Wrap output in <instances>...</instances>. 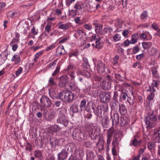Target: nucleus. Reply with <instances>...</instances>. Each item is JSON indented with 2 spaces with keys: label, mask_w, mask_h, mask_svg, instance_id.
I'll return each mask as SVG.
<instances>
[{
  "label": "nucleus",
  "mask_w": 160,
  "mask_h": 160,
  "mask_svg": "<svg viewBox=\"0 0 160 160\" xmlns=\"http://www.w3.org/2000/svg\"><path fill=\"white\" fill-rule=\"evenodd\" d=\"M128 122V118L124 115L121 116L119 120V124L121 127L126 126Z\"/></svg>",
  "instance_id": "412c9836"
},
{
  "label": "nucleus",
  "mask_w": 160,
  "mask_h": 160,
  "mask_svg": "<svg viewBox=\"0 0 160 160\" xmlns=\"http://www.w3.org/2000/svg\"><path fill=\"white\" fill-rule=\"evenodd\" d=\"M154 96V93L153 92H151L149 95H148L147 97V99L148 100L151 101L153 99Z\"/></svg>",
  "instance_id": "5fc2aeb1"
},
{
  "label": "nucleus",
  "mask_w": 160,
  "mask_h": 160,
  "mask_svg": "<svg viewBox=\"0 0 160 160\" xmlns=\"http://www.w3.org/2000/svg\"><path fill=\"white\" fill-rule=\"evenodd\" d=\"M111 92L101 91L99 94V98L101 102L102 103H108L110 101Z\"/></svg>",
  "instance_id": "20e7f679"
},
{
  "label": "nucleus",
  "mask_w": 160,
  "mask_h": 160,
  "mask_svg": "<svg viewBox=\"0 0 160 160\" xmlns=\"http://www.w3.org/2000/svg\"><path fill=\"white\" fill-rule=\"evenodd\" d=\"M120 114L122 115H125L127 112V109L124 105L123 104H119L118 108Z\"/></svg>",
  "instance_id": "5701e85b"
},
{
  "label": "nucleus",
  "mask_w": 160,
  "mask_h": 160,
  "mask_svg": "<svg viewBox=\"0 0 160 160\" xmlns=\"http://www.w3.org/2000/svg\"><path fill=\"white\" fill-rule=\"evenodd\" d=\"M157 117L154 115L153 112H152L151 113L144 119V121L146 124L148 125L147 127L148 128H151L154 127L153 123L157 120Z\"/></svg>",
  "instance_id": "7ed1b4c3"
},
{
  "label": "nucleus",
  "mask_w": 160,
  "mask_h": 160,
  "mask_svg": "<svg viewBox=\"0 0 160 160\" xmlns=\"http://www.w3.org/2000/svg\"><path fill=\"white\" fill-rule=\"evenodd\" d=\"M69 12L70 14L72 17H74L76 15V11L75 10L72 9Z\"/></svg>",
  "instance_id": "69168bd1"
},
{
  "label": "nucleus",
  "mask_w": 160,
  "mask_h": 160,
  "mask_svg": "<svg viewBox=\"0 0 160 160\" xmlns=\"http://www.w3.org/2000/svg\"><path fill=\"white\" fill-rule=\"evenodd\" d=\"M86 101L85 99H83L80 102V107L81 108H85L86 107Z\"/></svg>",
  "instance_id": "09e8293b"
},
{
  "label": "nucleus",
  "mask_w": 160,
  "mask_h": 160,
  "mask_svg": "<svg viewBox=\"0 0 160 160\" xmlns=\"http://www.w3.org/2000/svg\"><path fill=\"white\" fill-rule=\"evenodd\" d=\"M107 133V147H109V145L111 142V139L112 137V131L110 132H108Z\"/></svg>",
  "instance_id": "72a5a7b5"
},
{
  "label": "nucleus",
  "mask_w": 160,
  "mask_h": 160,
  "mask_svg": "<svg viewBox=\"0 0 160 160\" xmlns=\"http://www.w3.org/2000/svg\"><path fill=\"white\" fill-rule=\"evenodd\" d=\"M8 55V53L7 52V51H4L2 52L0 55V57L1 58L5 61L7 58Z\"/></svg>",
  "instance_id": "ea45409f"
},
{
  "label": "nucleus",
  "mask_w": 160,
  "mask_h": 160,
  "mask_svg": "<svg viewBox=\"0 0 160 160\" xmlns=\"http://www.w3.org/2000/svg\"><path fill=\"white\" fill-rule=\"evenodd\" d=\"M46 138L47 140L45 141V143L49 142L52 147H55L56 146L62 145L65 141L64 138L58 139L55 137H51L49 135H47Z\"/></svg>",
  "instance_id": "f257e3e1"
},
{
  "label": "nucleus",
  "mask_w": 160,
  "mask_h": 160,
  "mask_svg": "<svg viewBox=\"0 0 160 160\" xmlns=\"http://www.w3.org/2000/svg\"><path fill=\"white\" fill-rule=\"evenodd\" d=\"M74 154H75V156L73 158H74L76 159V157L78 158L82 157L83 155V152L81 150L75 149Z\"/></svg>",
  "instance_id": "393cba45"
},
{
  "label": "nucleus",
  "mask_w": 160,
  "mask_h": 160,
  "mask_svg": "<svg viewBox=\"0 0 160 160\" xmlns=\"http://www.w3.org/2000/svg\"><path fill=\"white\" fill-rule=\"evenodd\" d=\"M69 87H70V89L71 90V92L73 93H75V94L76 95L77 92H78V88L74 84H73L70 85Z\"/></svg>",
  "instance_id": "7c9ffc66"
},
{
  "label": "nucleus",
  "mask_w": 160,
  "mask_h": 160,
  "mask_svg": "<svg viewBox=\"0 0 160 160\" xmlns=\"http://www.w3.org/2000/svg\"><path fill=\"white\" fill-rule=\"evenodd\" d=\"M73 146L72 143H69L67 144L65 146L63 150L66 152L68 155L72 156V147Z\"/></svg>",
  "instance_id": "f3484780"
},
{
  "label": "nucleus",
  "mask_w": 160,
  "mask_h": 160,
  "mask_svg": "<svg viewBox=\"0 0 160 160\" xmlns=\"http://www.w3.org/2000/svg\"><path fill=\"white\" fill-rule=\"evenodd\" d=\"M49 83L51 86H56V82L54 81V79L52 77L50 78L49 80Z\"/></svg>",
  "instance_id": "de8ad7c7"
},
{
  "label": "nucleus",
  "mask_w": 160,
  "mask_h": 160,
  "mask_svg": "<svg viewBox=\"0 0 160 160\" xmlns=\"http://www.w3.org/2000/svg\"><path fill=\"white\" fill-rule=\"evenodd\" d=\"M152 44L150 42H142V46L144 49H148L152 46Z\"/></svg>",
  "instance_id": "c9c22d12"
},
{
  "label": "nucleus",
  "mask_w": 160,
  "mask_h": 160,
  "mask_svg": "<svg viewBox=\"0 0 160 160\" xmlns=\"http://www.w3.org/2000/svg\"><path fill=\"white\" fill-rule=\"evenodd\" d=\"M120 101H122L123 100H125L126 98L128 97V95L127 92H122L120 94Z\"/></svg>",
  "instance_id": "4c0bfd02"
},
{
  "label": "nucleus",
  "mask_w": 160,
  "mask_h": 160,
  "mask_svg": "<svg viewBox=\"0 0 160 160\" xmlns=\"http://www.w3.org/2000/svg\"><path fill=\"white\" fill-rule=\"evenodd\" d=\"M155 145L154 142H149L148 144V148L150 150H151L154 148Z\"/></svg>",
  "instance_id": "3c124183"
},
{
  "label": "nucleus",
  "mask_w": 160,
  "mask_h": 160,
  "mask_svg": "<svg viewBox=\"0 0 160 160\" xmlns=\"http://www.w3.org/2000/svg\"><path fill=\"white\" fill-rule=\"evenodd\" d=\"M70 111L73 113H76L78 112H82V109H81L80 110H79L78 106L76 104H72L70 107Z\"/></svg>",
  "instance_id": "aec40b11"
},
{
  "label": "nucleus",
  "mask_w": 160,
  "mask_h": 160,
  "mask_svg": "<svg viewBox=\"0 0 160 160\" xmlns=\"http://www.w3.org/2000/svg\"><path fill=\"white\" fill-rule=\"evenodd\" d=\"M104 144V140L103 138L101 137L99 138L98 141L96 144L97 146L99 148L102 149L103 148Z\"/></svg>",
  "instance_id": "c756f323"
},
{
  "label": "nucleus",
  "mask_w": 160,
  "mask_h": 160,
  "mask_svg": "<svg viewBox=\"0 0 160 160\" xmlns=\"http://www.w3.org/2000/svg\"><path fill=\"white\" fill-rule=\"evenodd\" d=\"M22 71V68L21 67H19V68L16 72V76H19Z\"/></svg>",
  "instance_id": "4d7b16f0"
},
{
  "label": "nucleus",
  "mask_w": 160,
  "mask_h": 160,
  "mask_svg": "<svg viewBox=\"0 0 160 160\" xmlns=\"http://www.w3.org/2000/svg\"><path fill=\"white\" fill-rule=\"evenodd\" d=\"M85 110L89 113L93 112L95 115L97 114V106L95 103L88 102Z\"/></svg>",
  "instance_id": "9d476101"
},
{
  "label": "nucleus",
  "mask_w": 160,
  "mask_h": 160,
  "mask_svg": "<svg viewBox=\"0 0 160 160\" xmlns=\"http://www.w3.org/2000/svg\"><path fill=\"white\" fill-rule=\"evenodd\" d=\"M114 118H112L111 121L112 125L115 124L116 125H119V115L118 113H116L113 114Z\"/></svg>",
  "instance_id": "6ab92c4d"
},
{
  "label": "nucleus",
  "mask_w": 160,
  "mask_h": 160,
  "mask_svg": "<svg viewBox=\"0 0 160 160\" xmlns=\"http://www.w3.org/2000/svg\"><path fill=\"white\" fill-rule=\"evenodd\" d=\"M113 99L115 102L112 103V104H110V105L112 109L117 110L118 109V103L119 101H120V95L118 94L117 92H114Z\"/></svg>",
  "instance_id": "423d86ee"
},
{
  "label": "nucleus",
  "mask_w": 160,
  "mask_h": 160,
  "mask_svg": "<svg viewBox=\"0 0 160 160\" xmlns=\"http://www.w3.org/2000/svg\"><path fill=\"white\" fill-rule=\"evenodd\" d=\"M56 112L53 110L50 109L47 113L44 112L43 116L46 120L48 121L52 120L56 115Z\"/></svg>",
  "instance_id": "6e6552de"
},
{
  "label": "nucleus",
  "mask_w": 160,
  "mask_h": 160,
  "mask_svg": "<svg viewBox=\"0 0 160 160\" xmlns=\"http://www.w3.org/2000/svg\"><path fill=\"white\" fill-rule=\"evenodd\" d=\"M138 136L137 135H135L134 137V139L132 141V143L130 144L131 146H133L134 147H136L138 145Z\"/></svg>",
  "instance_id": "f704fd0d"
},
{
  "label": "nucleus",
  "mask_w": 160,
  "mask_h": 160,
  "mask_svg": "<svg viewBox=\"0 0 160 160\" xmlns=\"http://www.w3.org/2000/svg\"><path fill=\"white\" fill-rule=\"evenodd\" d=\"M56 52L59 55H64L65 54V50L63 46H59L58 47Z\"/></svg>",
  "instance_id": "bb28decb"
},
{
  "label": "nucleus",
  "mask_w": 160,
  "mask_h": 160,
  "mask_svg": "<svg viewBox=\"0 0 160 160\" xmlns=\"http://www.w3.org/2000/svg\"><path fill=\"white\" fill-rule=\"evenodd\" d=\"M115 78L117 80L122 82L123 78L122 76L120 74H115L114 75Z\"/></svg>",
  "instance_id": "a19ab883"
},
{
  "label": "nucleus",
  "mask_w": 160,
  "mask_h": 160,
  "mask_svg": "<svg viewBox=\"0 0 160 160\" xmlns=\"http://www.w3.org/2000/svg\"><path fill=\"white\" fill-rule=\"evenodd\" d=\"M158 68V65L153 66L151 68V71L153 75L155 78H156L158 76V72L157 70Z\"/></svg>",
  "instance_id": "cd10ccee"
},
{
  "label": "nucleus",
  "mask_w": 160,
  "mask_h": 160,
  "mask_svg": "<svg viewBox=\"0 0 160 160\" xmlns=\"http://www.w3.org/2000/svg\"><path fill=\"white\" fill-rule=\"evenodd\" d=\"M69 27L68 24L67 23L62 24L60 25L59 26V28L63 30H66Z\"/></svg>",
  "instance_id": "79ce46f5"
},
{
  "label": "nucleus",
  "mask_w": 160,
  "mask_h": 160,
  "mask_svg": "<svg viewBox=\"0 0 160 160\" xmlns=\"http://www.w3.org/2000/svg\"><path fill=\"white\" fill-rule=\"evenodd\" d=\"M35 143L37 148H40L43 146V142L42 138L39 139L38 138H36Z\"/></svg>",
  "instance_id": "a878e982"
},
{
  "label": "nucleus",
  "mask_w": 160,
  "mask_h": 160,
  "mask_svg": "<svg viewBox=\"0 0 160 160\" xmlns=\"http://www.w3.org/2000/svg\"><path fill=\"white\" fill-rule=\"evenodd\" d=\"M50 130L53 132H56L60 131L61 128L59 126L54 125L50 127Z\"/></svg>",
  "instance_id": "2f4dec72"
},
{
  "label": "nucleus",
  "mask_w": 160,
  "mask_h": 160,
  "mask_svg": "<svg viewBox=\"0 0 160 160\" xmlns=\"http://www.w3.org/2000/svg\"><path fill=\"white\" fill-rule=\"evenodd\" d=\"M119 58V56L118 55H116L113 58V63L114 64H116L118 63V60Z\"/></svg>",
  "instance_id": "680f3d73"
},
{
  "label": "nucleus",
  "mask_w": 160,
  "mask_h": 160,
  "mask_svg": "<svg viewBox=\"0 0 160 160\" xmlns=\"http://www.w3.org/2000/svg\"><path fill=\"white\" fill-rule=\"evenodd\" d=\"M40 102L42 105L45 108L50 107L52 104L51 100L46 96H42L41 98Z\"/></svg>",
  "instance_id": "0eeeda50"
},
{
  "label": "nucleus",
  "mask_w": 160,
  "mask_h": 160,
  "mask_svg": "<svg viewBox=\"0 0 160 160\" xmlns=\"http://www.w3.org/2000/svg\"><path fill=\"white\" fill-rule=\"evenodd\" d=\"M83 34L86 35V33L82 30H77L75 34V36L76 38L79 37L80 35H83Z\"/></svg>",
  "instance_id": "58836bf2"
},
{
  "label": "nucleus",
  "mask_w": 160,
  "mask_h": 160,
  "mask_svg": "<svg viewBox=\"0 0 160 160\" xmlns=\"http://www.w3.org/2000/svg\"><path fill=\"white\" fill-rule=\"evenodd\" d=\"M157 52V49L153 47L148 51V53L150 56H155L156 55Z\"/></svg>",
  "instance_id": "473e14b6"
},
{
  "label": "nucleus",
  "mask_w": 160,
  "mask_h": 160,
  "mask_svg": "<svg viewBox=\"0 0 160 160\" xmlns=\"http://www.w3.org/2000/svg\"><path fill=\"white\" fill-rule=\"evenodd\" d=\"M112 82L110 81L103 80L101 83V86L103 89L105 90H109L111 88Z\"/></svg>",
  "instance_id": "f8f14e48"
},
{
  "label": "nucleus",
  "mask_w": 160,
  "mask_h": 160,
  "mask_svg": "<svg viewBox=\"0 0 160 160\" xmlns=\"http://www.w3.org/2000/svg\"><path fill=\"white\" fill-rule=\"evenodd\" d=\"M138 38V35L137 33L134 34L132 36V39L131 40V43L135 44L137 42Z\"/></svg>",
  "instance_id": "c85d7f7f"
},
{
  "label": "nucleus",
  "mask_w": 160,
  "mask_h": 160,
  "mask_svg": "<svg viewBox=\"0 0 160 160\" xmlns=\"http://www.w3.org/2000/svg\"><path fill=\"white\" fill-rule=\"evenodd\" d=\"M112 118V116H111L110 118H109L108 117L106 116L105 118L102 120V126L106 128L109 127L111 124Z\"/></svg>",
  "instance_id": "dca6fc26"
},
{
  "label": "nucleus",
  "mask_w": 160,
  "mask_h": 160,
  "mask_svg": "<svg viewBox=\"0 0 160 160\" xmlns=\"http://www.w3.org/2000/svg\"><path fill=\"white\" fill-rule=\"evenodd\" d=\"M144 55L143 53H142L136 56V59L138 60H140L143 58Z\"/></svg>",
  "instance_id": "e2e57ef3"
},
{
  "label": "nucleus",
  "mask_w": 160,
  "mask_h": 160,
  "mask_svg": "<svg viewBox=\"0 0 160 160\" xmlns=\"http://www.w3.org/2000/svg\"><path fill=\"white\" fill-rule=\"evenodd\" d=\"M117 146H113L112 151V154L114 156H116L117 154V152L116 148Z\"/></svg>",
  "instance_id": "6e6d98bb"
},
{
  "label": "nucleus",
  "mask_w": 160,
  "mask_h": 160,
  "mask_svg": "<svg viewBox=\"0 0 160 160\" xmlns=\"http://www.w3.org/2000/svg\"><path fill=\"white\" fill-rule=\"evenodd\" d=\"M101 39L100 38H98V39H96L95 42V48L98 49H101L102 47V43L100 42Z\"/></svg>",
  "instance_id": "e433bc0d"
},
{
  "label": "nucleus",
  "mask_w": 160,
  "mask_h": 160,
  "mask_svg": "<svg viewBox=\"0 0 160 160\" xmlns=\"http://www.w3.org/2000/svg\"><path fill=\"white\" fill-rule=\"evenodd\" d=\"M113 140L112 142L113 146H118L121 137L118 133H115L113 136Z\"/></svg>",
  "instance_id": "4468645a"
},
{
  "label": "nucleus",
  "mask_w": 160,
  "mask_h": 160,
  "mask_svg": "<svg viewBox=\"0 0 160 160\" xmlns=\"http://www.w3.org/2000/svg\"><path fill=\"white\" fill-rule=\"evenodd\" d=\"M83 76H85L87 77H90L91 76V74L87 70L85 69L83 70Z\"/></svg>",
  "instance_id": "864d4df0"
},
{
  "label": "nucleus",
  "mask_w": 160,
  "mask_h": 160,
  "mask_svg": "<svg viewBox=\"0 0 160 160\" xmlns=\"http://www.w3.org/2000/svg\"><path fill=\"white\" fill-rule=\"evenodd\" d=\"M72 136L73 139L78 141H83L85 138L84 133L81 130L78 128L74 129Z\"/></svg>",
  "instance_id": "39448f33"
},
{
  "label": "nucleus",
  "mask_w": 160,
  "mask_h": 160,
  "mask_svg": "<svg viewBox=\"0 0 160 160\" xmlns=\"http://www.w3.org/2000/svg\"><path fill=\"white\" fill-rule=\"evenodd\" d=\"M152 27L155 30H157L158 29V26L157 23L154 22L152 25Z\"/></svg>",
  "instance_id": "0e129e2a"
},
{
  "label": "nucleus",
  "mask_w": 160,
  "mask_h": 160,
  "mask_svg": "<svg viewBox=\"0 0 160 160\" xmlns=\"http://www.w3.org/2000/svg\"><path fill=\"white\" fill-rule=\"evenodd\" d=\"M140 50V48L138 46H135L133 48V53H132L131 54H135L138 52Z\"/></svg>",
  "instance_id": "8fccbe9b"
},
{
  "label": "nucleus",
  "mask_w": 160,
  "mask_h": 160,
  "mask_svg": "<svg viewBox=\"0 0 160 160\" xmlns=\"http://www.w3.org/2000/svg\"><path fill=\"white\" fill-rule=\"evenodd\" d=\"M8 14H10V17L11 18H13L17 16L16 15L17 14V13L16 12L12 13L11 12H9Z\"/></svg>",
  "instance_id": "338daca9"
},
{
  "label": "nucleus",
  "mask_w": 160,
  "mask_h": 160,
  "mask_svg": "<svg viewBox=\"0 0 160 160\" xmlns=\"http://www.w3.org/2000/svg\"><path fill=\"white\" fill-rule=\"evenodd\" d=\"M34 156L36 158H41L42 156L41 152L40 151H35L34 152Z\"/></svg>",
  "instance_id": "37998d69"
},
{
  "label": "nucleus",
  "mask_w": 160,
  "mask_h": 160,
  "mask_svg": "<svg viewBox=\"0 0 160 160\" xmlns=\"http://www.w3.org/2000/svg\"><path fill=\"white\" fill-rule=\"evenodd\" d=\"M97 71L100 73H103L105 71L106 68L105 63L101 61H98L96 67Z\"/></svg>",
  "instance_id": "ddd939ff"
},
{
  "label": "nucleus",
  "mask_w": 160,
  "mask_h": 160,
  "mask_svg": "<svg viewBox=\"0 0 160 160\" xmlns=\"http://www.w3.org/2000/svg\"><path fill=\"white\" fill-rule=\"evenodd\" d=\"M84 146L87 148H91L92 147V143L87 141L84 142Z\"/></svg>",
  "instance_id": "a18cd8bd"
},
{
  "label": "nucleus",
  "mask_w": 160,
  "mask_h": 160,
  "mask_svg": "<svg viewBox=\"0 0 160 160\" xmlns=\"http://www.w3.org/2000/svg\"><path fill=\"white\" fill-rule=\"evenodd\" d=\"M83 60L84 62V68H87L88 67V66H89V64L88 63V61L87 58H83Z\"/></svg>",
  "instance_id": "49530a36"
},
{
  "label": "nucleus",
  "mask_w": 160,
  "mask_h": 160,
  "mask_svg": "<svg viewBox=\"0 0 160 160\" xmlns=\"http://www.w3.org/2000/svg\"><path fill=\"white\" fill-rule=\"evenodd\" d=\"M97 114H96V115L99 117L102 113L104 114L105 112L108 111V106L107 105H104L103 104L98 105L97 106Z\"/></svg>",
  "instance_id": "1a4fd4ad"
},
{
  "label": "nucleus",
  "mask_w": 160,
  "mask_h": 160,
  "mask_svg": "<svg viewBox=\"0 0 160 160\" xmlns=\"http://www.w3.org/2000/svg\"><path fill=\"white\" fill-rule=\"evenodd\" d=\"M66 111V110L65 108H60L58 116L57 119V122L66 127L68 124V121L65 116V113Z\"/></svg>",
  "instance_id": "f03ea898"
},
{
  "label": "nucleus",
  "mask_w": 160,
  "mask_h": 160,
  "mask_svg": "<svg viewBox=\"0 0 160 160\" xmlns=\"http://www.w3.org/2000/svg\"><path fill=\"white\" fill-rule=\"evenodd\" d=\"M90 137L92 139H95L96 137H97V135L95 133L92 132L90 134Z\"/></svg>",
  "instance_id": "774afa93"
},
{
  "label": "nucleus",
  "mask_w": 160,
  "mask_h": 160,
  "mask_svg": "<svg viewBox=\"0 0 160 160\" xmlns=\"http://www.w3.org/2000/svg\"><path fill=\"white\" fill-rule=\"evenodd\" d=\"M6 4L4 2L0 3V13L3 10L4 8L6 6Z\"/></svg>",
  "instance_id": "052dcab7"
},
{
  "label": "nucleus",
  "mask_w": 160,
  "mask_h": 160,
  "mask_svg": "<svg viewBox=\"0 0 160 160\" xmlns=\"http://www.w3.org/2000/svg\"><path fill=\"white\" fill-rule=\"evenodd\" d=\"M58 59H57L56 60H54L53 61L50 63L48 64V67L49 68H51L52 66H54L56 64V63Z\"/></svg>",
  "instance_id": "bf43d9fd"
},
{
  "label": "nucleus",
  "mask_w": 160,
  "mask_h": 160,
  "mask_svg": "<svg viewBox=\"0 0 160 160\" xmlns=\"http://www.w3.org/2000/svg\"><path fill=\"white\" fill-rule=\"evenodd\" d=\"M69 155L63 149L58 155V160H64L66 159Z\"/></svg>",
  "instance_id": "a211bd4d"
},
{
  "label": "nucleus",
  "mask_w": 160,
  "mask_h": 160,
  "mask_svg": "<svg viewBox=\"0 0 160 160\" xmlns=\"http://www.w3.org/2000/svg\"><path fill=\"white\" fill-rule=\"evenodd\" d=\"M96 156L95 154L91 150H87V158L90 160H93Z\"/></svg>",
  "instance_id": "b1692460"
},
{
  "label": "nucleus",
  "mask_w": 160,
  "mask_h": 160,
  "mask_svg": "<svg viewBox=\"0 0 160 160\" xmlns=\"http://www.w3.org/2000/svg\"><path fill=\"white\" fill-rule=\"evenodd\" d=\"M147 12L146 11H144L141 14V18L142 20H145L147 18Z\"/></svg>",
  "instance_id": "c03bdc74"
},
{
  "label": "nucleus",
  "mask_w": 160,
  "mask_h": 160,
  "mask_svg": "<svg viewBox=\"0 0 160 160\" xmlns=\"http://www.w3.org/2000/svg\"><path fill=\"white\" fill-rule=\"evenodd\" d=\"M68 82V77L65 76H61L59 78L58 85L60 87H65Z\"/></svg>",
  "instance_id": "2eb2a0df"
},
{
  "label": "nucleus",
  "mask_w": 160,
  "mask_h": 160,
  "mask_svg": "<svg viewBox=\"0 0 160 160\" xmlns=\"http://www.w3.org/2000/svg\"><path fill=\"white\" fill-rule=\"evenodd\" d=\"M113 40L115 41H119L120 39V35L118 34H116L113 37Z\"/></svg>",
  "instance_id": "603ef678"
},
{
  "label": "nucleus",
  "mask_w": 160,
  "mask_h": 160,
  "mask_svg": "<svg viewBox=\"0 0 160 160\" xmlns=\"http://www.w3.org/2000/svg\"><path fill=\"white\" fill-rule=\"evenodd\" d=\"M75 93L68 92H66L64 95V101H66L68 103L71 102L74 99Z\"/></svg>",
  "instance_id": "9b49d317"
},
{
  "label": "nucleus",
  "mask_w": 160,
  "mask_h": 160,
  "mask_svg": "<svg viewBox=\"0 0 160 160\" xmlns=\"http://www.w3.org/2000/svg\"><path fill=\"white\" fill-rule=\"evenodd\" d=\"M65 93L66 92L62 91L58 93L57 96H55V97L51 96V97L53 99H59L62 101L64 102V95ZM50 96H51L50 95Z\"/></svg>",
  "instance_id": "4be33fe9"
},
{
  "label": "nucleus",
  "mask_w": 160,
  "mask_h": 160,
  "mask_svg": "<svg viewBox=\"0 0 160 160\" xmlns=\"http://www.w3.org/2000/svg\"><path fill=\"white\" fill-rule=\"evenodd\" d=\"M51 29V26L48 24L45 27V31L48 32V34H49V33Z\"/></svg>",
  "instance_id": "13d9d810"
}]
</instances>
